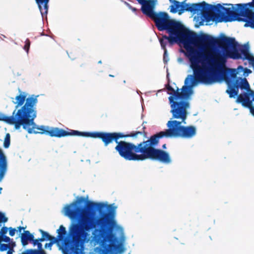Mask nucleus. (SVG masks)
I'll use <instances>...</instances> for the list:
<instances>
[{
	"instance_id": "nucleus-43",
	"label": "nucleus",
	"mask_w": 254,
	"mask_h": 254,
	"mask_svg": "<svg viewBox=\"0 0 254 254\" xmlns=\"http://www.w3.org/2000/svg\"><path fill=\"white\" fill-rule=\"evenodd\" d=\"M10 248H14L16 246L15 242H14L12 239H11V241H10V243H9Z\"/></svg>"
},
{
	"instance_id": "nucleus-49",
	"label": "nucleus",
	"mask_w": 254,
	"mask_h": 254,
	"mask_svg": "<svg viewBox=\"0 0 254 254\" xmlns=\"http://www.w3.org/2000/svg\"><path fill=\"white\" fill-rule=\"evenodd\" d=\"M136 1H137V2L140 4L141 3V2H143V1H144V0H136Z\"/></svg>"
},
{
	"instance_id": "nucleus-30",
	"label": "nucleus",
	"mask_w": 254,
	"mask_h": 254,
	"mask_svg": "<svg viewBox=\"0 0 254 254\" xmlns=\"http://www.w3.org/2000/svg\"><path fill=\"white\" fill-rule=\"evenodd\" d=\"M30 46V41L28 39H27L25 42V45L23 47V49L28 54Z\"/></svg>"
},
{
	"instance_id": "nucleus-35",
	"label": "nucleus",
	"mask_w": 254,
	"mask_h": 254,
	"mask_svg": "<svg viewBox=\"0 0 254 254\" xmlns=\"http://www.w3.org/2000/svg\"><path fill=\"white\" fill-rule=\"evenodd\" d=\"M240 50H241L240 49ZM242 52H243L245 54H246L247 56H248L249 58H251V59H254V57H251L250 56H249L248 55V53H249V45H245V46H244V51H242V50H241Z\"/></svg>"
},
{
	"instance_id": "nucleus-4",
	"label": "nucleus",
	"mask_w": 254,
	"mask_h": 254,
	"mask_svg": "<svg viewBox=\"0 0 254 254\" xmlns=\"http://www.w3.org/2000/svg\"><path fill=\"white\" fill-rule=\"evenodd\" d=\"M194 80L193 75L189 74L185 80V84L182 88L177 87L175 90L170 85L166 88L168 94L170 95L168 98L171 107L170 113L172 119H182L185 120L187 110L190 109L189 100L192 93V88L194 86Z\"/></svg>"
},
{
	"instance_id": "nucleus-8",
	"label": "nucleus",
	"mask_w": 254,
	"mask_h": 254,
	"mask_svg": "<svg viewBox=\"0 0 254 254\" xmlns=\"http://www.w3.org/2000/svg\"><path fill=\"white\" fill-rule=\"evenodd\" d=\"M219 38L221 41L224 42L227 48L218 46L215 48L216 52L223 59L227 60L232 59L234 60L242 59L245 60L248 59L247 55L240 50V45L234 37H228L223 33H221Z\"/></svg>"
},
{
	"instance_id": "nucleus-45",
	"label": "nucleus",
	"mask_w": 254,
	"mask_h": 254,
	"mask_svg": "<svg viewBox=\"0 0 254 254\" xmlns=\"http://www.w3.org/2000/svg\"><path fill=\"white\" fill-rule=\"evenodd\" d=\"M124 3L128 7V8L129 9L131 8L132 6L129 3H128V2H126V1H125Z\"/></svg>"
},
{
	"instance_id": "nucleus-18",
	"label": "nucleus",
	"mask_w": 254,
	"mask_h": 254,
	"mask_svg": "<svg viewBox=\"0 0 254 254\" xmlns=\"http://www.w3.org/2000/svg\"><path fill=\"white\" fill-rule=\"evenodd\" d=\"M7 170V160L3 150L0 148V182L2 181Z\"/></svg>"
},
{
	"instance_id": "nucleus-55",
	"label": "nucleus",
	"mask_w": 254,
	"mask_h": 254,
	"mask_svg": "<svg viewBox=\"0 0 254 254\" xmlns=\"http://www.w3.org/2000/svg\"><path fill=\"white\" fill-rule=\"evenodd\" d=\"M137 93L138 94H140V93H141V92H140V91H138V90H137Z\"/></svg>"
},
{
	"instance_id": "nucleus-5",
	"label": "nucleus",
	"mask_w": 254,
	"mask_h": 254,
	"mask_svg": "<svg viewBox=\"0 0 254 254\" xmlns=\"http://www.w3.org/2000/svg\"><path fill=\"white\" fill-rule=\"evenodd\" d=\"M169 36L163 35L159 38L162 49L163 50H167L166 46L167 43L170 46L175 43H181L185 49L184 55L188 59L187 52L189 50L193 51L195 47H197L199 43H205L208 42L212 43L214 41V37L203 33L197 34L190 30L182 31V32L172 31Z\"/></svg>"
},
{
	"instance_id": "nucleus-3",
	"label": "nucleus",
	"mask_w": 254,
	"mask_h": 254,
	"mask_svg": "<svg viewBox=\"0 0 254 254\" xmlns=\"http://www.w3.org/2000/svg\"><path fill=\"white\" fill-rule=\"evenodd\" d=\"M158 144L156 134L151 135L147 140L137 145L125 141H120L115 150L126 160L143 161L146 159L158 161L169 164L172 162L169 153L155 148Z\"/></svg>"
},
{
	"instance_id": "nucleus-39",
	"label": "nucleus",
	"mask_w": 254,
	"mask_h": 254,
	"mask_svg": "<svg viewBox=\"0 0 254 254\" xmlns=\"http://www.w3.org/2000/svg\"><path fill=\"white\" fill-rule=\"evenodd\" d=\"M143 133L145 135H146V133L144 131H143V132H142L140 131H136V132L133 133L131 136L132 137H136L138 134H142Z\"/></svg>"
},
{
	"instance_id": "nucleus-27",
	"label": "nucleus",
	"mask_w": 254,
	"mask_h": 254,
	"mask_svg": "<svg viewBox=\"0 0 254 254\" xmlns=\"http://www.w3.org/2000/svg\"><path fill=\"white\" fill-rule=\"evenodd\" d=\"M113 133L114 135L115 141L117 144H118V143L120 142V141H118L120 138L127 136L121 132H113Z\"/></svg>"
},
{
	"instance_id": "nucleus-12",
	"label": "nucleus",
	"mask_w": 254,
	"mask_h": 254,
	"mask_svg": "<svg viewBox=\"0 0 254 254\" xmlns=\"http://www.w3.org/2000/svg\"><path fill=\"white\" fill-rule=\"evenodd\" d=\"M172 4L170 6V11L172 13H178L181 15L185 11L195 14L198 11L203 10V1L198 3H186L185 1L180 2L176 0H169Z\"/></svg>"
},
{
	"instance_id": "nucleus-32",
	"label": "nucleus",
	"mask_w": 254,
	"mask_h": 254,
	"mask_svg": "<svg viewBox=\"0 0 254 254\" xmlns=\"http://www.w3.org/2000/svg\"><path fill=\"white\" fill-rule=\"evenodd\" d=\"M9 244H0V251L4 252L7 251L9 248Z\"/></svg>"
},
{
	"instance_id": "nucleus-9",
	"label": "nucleus",
	"mask_w": 254,
	"mask_h": 254,
	"mask_svg": "<svg viewBox=\"0 0 254 254\" xmlns=\"http://www.w3.org/2000/svg\"><path fill=\"white\" fill-rule=\"evenodd\" d=\"M151 20L154 21L155 26L159 31H166L168 34H170L172 31L182 32L190 30L181 22L171 18L166 12H157Z\"/></svg>"
},
{
	"instance_id": "nucleus-54",
	"label": "nucleus",
	"mask_w": 254,
	"mask_h": 254,
	"mask_svg": "<svg viewBox=\"0 0 254 254\" xmlns=\"http://www.w3.org/2000/svg\"><path fill=\"white\" fill-rule=\"evenodd\" d=\"M98 64H100L102 63V61H99L98 62Z\"/></svg>"
},
{
	"instance_id": "nucleus-52",
	"label": "nucleus",
	"mask_w": 254,
	"mask_h": 254,
	"mask_svg": "<svg viewBox=\"0 0 254 254\" xmlns=\"http://www.w3.org/2000/svg\"><path fill=\"white\" fill-rule=\"evenodd\" d=\"M2 242V239H1V236H0V244H1V243Z\"/></svg>"
},
{
	"instance_id": "nucleus-48",
	"label": "nucleus",
	"mask_w": 254,
	"mask_h": 254,
	"mask_svg": "<svg viewBox=\"0 0 254 254\" xmlns=\"http://www.w3.org/2000/svg\"><path fill=\"white\" fill-rule=\"evenodd\" d=\"M35 1L38 6V8H39V0H35Z\"/></svg>"
},
{
	"instance_id": "nucleus-47",
	"label": "nucleus",
	"mask_w": 254,
	"mask_h": 254,
	"mask_svg": "<svg viewBox=\"0 0 254 254\" xmlns=\"http://www.w3.org/2000/svg\"><path fill=\"white\" fill-rule=\"evenodd\" d=\"M37 240H38V242L40 243L45 241L44 239L42 237L38 239Z\"/></svg>"
},
{
	"instance_id": "nucleus-1",
	"label": "nucleus",
	"mask_w": 254,
	"mask_h": 254,
	"mask_svg": "<svg viewBox=\"0 0 254 254\" xmlns=\"http://www.w3.org/2000/svg\"><path fill=\"white\" fill-rule=\"evenodd\" d=\"M117 209L114 203L94 202L83 196L66 206L64 213L72 220L69 235L75 243L74 254H83L82 245L89 242L91 231H94L95 240L104 245L112 254H123L126 251V237L123 227L116 219Z\"/></svg>"
},
{
	"instance_id": "nucleus-41",
	"label": "nucleus",
	"mask_w": 254,
	"mask_h": 254,
	"mask_svg": "<svg viewBox=\"0 0 254 254\" xmlns=\"http://www.w3.org/2000/svg\"><path fill=\"white\" fill-rule=\"evenodd\" d=\"M53 245L50 243H46L45 246H44V248L45 249H49L50 250H51L52 249V247Z\"/></svg>"
},
{
	"instance_id": "nucleus-24",
	"label": "nucleus",
	"mask_w": 254,
	"mask_h": 254,
	"mask_svg": "<svg viewBox=\"0 0 254 254\" xmlns=\"http://www.w3.org/2000/svg\"><path fill=\"white\" fill-rule=\"evenodd\" d=\"M69 135L74 136H81L84 137H91L92 132H82L76 130H70V131H68Z\"/></svg>"
},
{
	"instance_id": "nucleus-14",
	"label": "nucleus",
	"mask_w": 254,
	"mask_h": 254,
	"mask_svg": "<svg viewBox=\"0 0 254 254\" xmlns=\"http://www.w3.org/2000/svg\"><path fill=\"white\" fill-rule=\"evenodd\" d=\"M208 11L204 10L202 11H198L196 13L197 14L193 18V20L195 22V27L196 28H198L200 26L203 25L204 21L206 22H209L211 21L215 22V20L216 18L215 17H217V14H215V15L212 16L206 12Z\"/></svg>"
},
{
	"instance_id": "nucleus-44",
	"label": "nucleus",
	"mask_w": 254,
	"mask_h": 254,
	"mask_svg": "<svg viewBox=\"0 0 254 254\" xmlns=\"http://www.w3.org/2000/svg\"><path fill=\"white\" fill-rule=\"evenodd\" d=\"M17 229H18L17 230V232H19L20 235L21 233L22 230H24L25 229V228H24L23 227L19 226V227H17Z\"/></svg>"
},
{
	"instance_id": "nucleus-11",
	"label": "nucleus",
	"mask_w": 254,
	"mask_h": 254,
	"mask_svg": "<svg viewBox=\"0 0 254 254\" xmlns=\"http://www.w3.org/2000/svg\"><path fill=\"white\" fill-rule=\"evenodd\" d=\"M38 95H32L26 98V95L20 94L15 97V101L13 100V98H11L13 103L15 105L12 115L16 117L18 112H21V116L24 114V111L29 108L32 109L34 112L35 111L38 103Z\"/></svg>"
},
{
	"instance_id": "nucleus-10",
	"label": "nucleus",
	"mask_w": 254,
	"mask_h": 254,
	"mask_svg": "<svg viewBox=\"0 0 254 254\" xmlns=\"http://www.w3.org/2000/svg\"><path fill=\"white\" fill-rule=\"evenodd\" d=\"M37 117V110L34 112L31 108L24 111V114L21 116L19 127L17 130L22 126L23 128L26 130L28 133L32 134H45L48 135L50 127L48 126H39L34 122Z\"/></svg>"
},
{
	"instance_id": "nucleus-21",
	"label": "nucleus",
	"mask_w": 254,
	"mask_h": 254,
	"mask_svg": "<svg viewBox=\"0 0 254 254\" xmlns=\"http://www.w3.org/2000/svg\"><path fill=\"white\" fill-rule=\"evenodd\" d=\"M243 22H245L244 27H250L254 29V4L248 16L244 18Z\"/></svg>"
},
{
	"instance_id": "nucleus-29",
	"label": "nucleus",
	"mask_w": 254,
	"mask_h": 254,
	"mask_svg": "<svg viewBox=\"0 0 254 254\" xmlns=\"http://www.w3.org/2000/svg\"><path fill=\"white\" fill-rule=\"evenodd\" d=\"M39 231L41 233L42 237L45 241H48L50 239V238H51V235H50L48 232H45L41 229H40Z\"/></svg>"
},
{
	"instance_id": "nucleus-42",
	"label": "nucleus",
	"mask_w": 254,
	"mask_h": 254,
	"mask_svg": "<svg viewBox=\"0 0 254 254\" xmlns=\"http://www.w3.org/2000/svg\"><path fill=\"white\" fill-rule=\"evenodd\" d=\"M7 254H12L14 252V249L13 248H10L9 246V248L7 250Z\"/></svg>"
},
{
	"instance_id": "nucleus-25",
	"label": "nucleus",
	"mask_w": 254,
	"mask_h": 254,
	"mask_svg": "<svg viewBox=\"0 0 254 254\" xmlns=\"http://www.w3.org/2000/svg\"><path fill=\"white\" fill-rule=\"evenodd\" d=\"M238 70L240 71V73L243 72V74H241V75L245 77L248 76L250 73H252V70L251 69L247 68H244L242 65H239L238 66Z\"/></svg>"
},
{
	"instance_id": "nucleus-56",
	"label": "nucleus",
	"mask_w": 254,
	"mask_h": 254,
	"mask_svg": "<svg viewBox=\"0 0 254 254\" xmlns=\"http://www.w3.org/2000/svg\"><path fill=\"white\" fill-rule=\"evenodd\" d=\"M109 76H110V77H114V75H111V74H110V75H109Z\"/></svg>"
},
{
	"instance_id": "nucleus-40",
	"label": "nucleus",
	"mask_w": 254,
	"mask_h": 254,
	"mask_svg": "<svg viewBox=\"0 0 254 254\" xmlns=\"http://www.w3.org/2000/svg\"><path fill=\"white\" fill-rule=\"evenodd\" d=\"M30 243L33 245L34 246H37L40 242H38L37 239H34V238L33 239L32 241H30Z\"/></svg>"
},
{
	"instance_id": "nucleus-22",
	"label": "nucleus",
	"mask_w": 254,
	"mask_h": 254,
	"mask_svg": "<svg viewBox=\"0 0 254 254\" xmlns=\"http://www.w3.org/2000/svg\"><path fill=\"white\" fill-rule=\"evenodd\" d=\"M19 237L21 239V244L23 247L27 246L34 238V235L28 230H24L23 232L19 235Z\"/></svg>"
},
{
	"instance_id": "nucleus-59",
	"label": "nucleus",
	"mask_w": 254,
	"mask_h": 254,
	"mask_svg": "<svg viewBox=\"0 0 254 254\" xmlns=\"http://www.w3.org/2000/svg\"><path fill=\"white\" fill-rule=\"evenodd\" d=\"M87 161V162H90V160H88Z\"/></svg>"
},
{
	"instance_id": "nucleus-16",
	"label": "nucleus",
	"mask_w": 254,
	"mask_h": 254,
	"mask_svg": "<svg viewBox=\"0 0 254 254\" xmlns=\"http://www.w3.org/2000/svg\"><path fill=\"white\" fill-rule=\"evenodd\" d=\"M90 134L92 138L101 139L104 142L105 146H107L113 141H115L113 132L94 131L92 132V133Z\"/></svg>"
},
{
	"instance_id": "nucleus-13",
	"label": "nucleus",
	"mask_w": 254,
	"mask_h": 254,
	"mask_svg": "<svg viewBox=\"0 0 254 254\" xmlns=\"http://www.w3.org/2000/svg\"><path fill=\"white\" fill-rule=\"evenodd\" d=\"M157 3V0H144L143 2H141L140 9L142 13L152 19L157 13L155 11Z\"/></svg>"
},
{
	"instance_id": "nucleus-19",
	"label": "nucleus",
	"mask_w": 254,
	"mask_h": 254,
	"mask_svg": "<svg viewBox=\"0 0 254 254\" xmlns=\"http://www.w3.org/2000/svg\"><path fill=\"white\" fill-rule=\"evenodd\" d=\"M227 76V80L226 81L228 86V89L231 87L232 83H234L235 80H237V75L240 74V71L238 70V67L237 69L231 68L227 71L226 72Z\"/></svg>"
},
{
	"instance_id": "nucleus-58",
	"label": "nucleus",
	"mask_w": 254,
	"mask_h": 254,
	"mask_svg": "<svg viewBox=\"0 0 254 254\" xmlns=\"http://www.w3.org/2000/svg\"><path fill=\"white\" fill-rule=\"evenodd\" d=\"M141 100H143V98L142 97H141Z\"/></svg>"
},
{
	"instance_id": "nucleus-37",
	"label": "nucleus",
	"mask_w": 254,
	"mask_h": 254,
	"mask_svg": "<svg viewBox=\"0 0 254 254\" xmlns=\"http://www.w3.org/2000/svg\"><path fill=\"white\" fill-rule=\"evenodd\" d=\"M2 239V241L5 243H7V244H9L11 239L6 235H3L1 236Z\"/></svg>"
},
{
	"instance_id": "nucleus-6",
	"label": "nucleus",
	"mask_w": 254,
	"mask_h": 254,
	"mask_svg": "<svg viewBox=\"0 0 254 254\" xmlns=\"http://www.w3.org/2000/svg\"><path fill=\"white\" fill-rule=\"evenodd\" d=\"M254 4V0L244 4H237V7L232 4H229L231 7H225L221 4L212 5L203 1L202 11H211L217 14L215 17V23L222 22L243 21Z\"/></svg>"
},
{
	"instance_id": "nucleus-17",
	"label": "nucleus",
	"mask_w": 254,
	"mask_h": 254,
	"mask_svg": "<svg viewBox=\"0 0 254 254\" xmlns=\"http://www.w3.org/2000/svg\"><path fill=\"white\" fill-rule=\"evenodd\" d=\"M20 114L21 112H19L16 117H14L12 115L7 116L0 112V121H3L8 125H14L15 129L17 130L21 118Z\"/></svg>"
},
{
	"instance_id": "nucleus-38",
	"label": "nucleus",
	"mask_w": 254,
	"mask_h": 254,
	"mask_svg": "<svg viewBox=\"0 0 254 254\" xmlns=\"http://www.w3.org/2000/svg\"><path fill=\"white\" fill-rule=\"evenodd\" d=\"M8 230L9 231V235L12 237L14 236L16 232V229L15 228H13L12 227H9L8 228Z\"/></svg>"
},
{
	"instance_id": "nucleus-50",
	"label": "nucleus",
	"mask_w": 254,
	"mask_h": 254,
	"mask_svg": "<svg viewBox=\"0 0 254 254\" xmlns=\"http://www.w3.org/2000/svg\"><path fill=\"white\" fill-rule=\"evenodd\" d=\"M162 148L163 149H166V144H164L162 145Z\"/></svg>"
},
{
	"instance_id": "nucleus-31",
	"label": "nucleus",
	"mask_w": 254,
	"mask_h": 254,
	"mask_svg": "<svg viewBox=\"0 0 254 254\" xmlns=\"http://www.w3.org/2000/svg\"><path fill=\"white\" fill-rule=\"evenodd\" d=\"M8 221V218L5 216V213L0 211V223H5Z\"/></svg>"
},
{
	"instance_id": "nucleus-7",
	"label": "nucleus",
	"mask_w": 254,
	"mask_h": 254,
	"mask_svg": "<svg viewBox=\"0 0 254 254\" xmlns=\"http://www.w3.org/2000/svg\"><path fill=\"white\" fill-rule=\"evenodd\" d=\"M189 112L187 110V115L185 120H170L167 123V129L160 131L155 133L157 141L159 142V139L163 137L167 138H182L185 139H191L197 133L196 127L194 126H183L182 124H186V121L188 118Z\"/></svg>"
},
{
	"instance_id": "nucleus-15",
	"label": "nucleus",
	"mask_w": 254,
	"mask_h": 254,
	"mask_svg": "<svg viewBox=\"0 0 254 254\" xmlns=\"http://www.w3.org/2000/svg\"><path fill=\"white\" fill-rule=\"evenodd\" d=\"M71 203H70V204ZM67 205H69V204H67L65 205L64 206V208H63V209L62 210V213L64 216H65V215L64 213V209L66 207V206ZM65 216H66V215H65ZM66 217H67V216H66ZM67 217H68V216H67ZM68 218L71 220V223L70 224V225H71V224L72 222V220L69 217H68ZM70 225H69V227H70ZM69 230V228H68V230ZM57 233L58 234V237L59 240H60L62 242H64L66 240L67 236H68V237L69 238V239L71 240V241L72 242V245L71 246V247L70 249L71 253L74 254L72 251V248L74 247V245L75 244L74 241L73 240H72V239L70 237L69 235V232L68 233V234L67 233L65 228L63 225H61L60 226L59 228L57 230Z\"/></svg>"
},
{
	"instance_id": "nucleus-60",
	"label": "nucleus",
	"mask_w": 254,
	"mask_h": 254,
	"mask_svg": "<svg viewBox=\"0 0 254 254\" xmlns=\"http://www.w3.org/2000/svg\"><path fill=\"white\" fill-rule=\"evenodd\" d=\"M128 254H131V253L130 252L128 253Z\"/></svg>"
},
{
	"instance_id": "nucleus-33",
	"label": "nucleus",
	"mask_w": 254,
	"mask_h": 254,
	"mask_svg": "<svg viewBox=\"0 0 254 254\" xmlns=\"http://www.w3.org/2000/svg\"><path fill=\"white\" fill-rule=\"evenodd\" d=\"M49 241H50V243L53 245L55 243H57V244H59V241H61L60 240H59L58 239V237H57V238H56L54 236H51V238H50V239L49 240Z\"/></svg>"
},
{
	"instance_id": "nucleus-28",
	"label": "nucleus",
	"mask_w": 254,
	"mask_h": 254,
	"mask_svg": "<svg viewBox=\"0 0 254 254\" xmlns=\"http://www.w3.org/2000/svg\"><path fill=\"white\" fill-rule=\"evenodd\" d=\"M37 249H28L25 250L24 252V254H32L33 253L32 252V251H40L43 250V246L41 243H39V244L37 245Z\"/></svg>"
},
{
	"instance_id": "nucleus-20",
	"label": "nucleus",
	"mask_w": 254,
	"mask_h": 254,
	"mask_svg": "<svg viewBox=\"0 0 254 254\" xmlns=\"http://www.w3.org/2000/svg\"><path fill=\"white\" fill-rule=\"evenodd\" d=\"M48 135L51 137H62L69 136L68 131L59 127H50Z\"/></svg>"
},
{
	"instance_id": "nucleus-46",
	"label": "nucleus",
	"mask_w": 254,
	"mask_h": 254,
	"mask_svg": "<svg viewBox=\"0 0 254 254\" xmlns=\"http://www.w3.org/2000/svg\"><path fill=\"white\" fill-rule=\"evenodd\" d=\"M129 9L131 10L133 12H135L137 11V9L132 6H131V8H129Z\"/></svg>"
},
{
	"instance_id": "nucleus-23",
	"label": "nucleus",
	"mask_w": 254,
	"mask_h": 254,
	"mask_svg": "<svg viewBox=\"0 0 254 254\" xmlns=\"http://www.w3.org/2000/svg\"><path fill=\"white\" fill-rule=\"evenodd\" d=\"M50 0H39V10L43 18L44 15L47 16L48 11V3Z\"/></svg>"
},
{
	"instance_id": "nucleus-36",
	"label": "nucleus",
	"mask_w": 254,
	"mask_h": 254,
	"mask_svg": "<svg viewBox=\"0 0 254 254\" xmlns=\"http://www.w3.org/2000/svg\"><path fill=\"white\" fill-rule=\"evenodd\" d=\"M7 231H8L7 227H6L5 226L2 227L0 230V236H2L3 235H5V234L7 232Z\"/></svg>"
},
{
	"instance_id": "nucleus-34",
	"label": "nucleus",
	"mask_w": 254,
	"mask_h": 254,
	"mask_svg": "<svg viewBox=\"0 0 254 254\" xmlns=\"http://www.w3.org/2000/svg\"><path fill=\"white\" fill-rule=\"evenodd\" d=\"M169 60L168 54L167 53V50H164V55H163V61L164 63H167Z\"/></svg>"
},
{
	"instance_id": "nucleus-57",
	"label": "nucleus",
	"mask_w": 254,
	"mask_h": 254,
	"mask_svg": "<svg viewBox=\"0 0 254 254\" xmlns=\"http://www.w3.org/2000/svg\"><path fill=\"white\" fill-rule=\"evenodd\" d=\"M24 254V252H23L22 253H20V254Z\"/></svg>"
},
{
	"instance_id": "nucleus-26",
	"label": "nucleus",
	"mask_w": 254,
	"mask_h": 254,
	"mask_svg": "<svg viewBox=\"0 0 254 254\" xmlns=\"http://www.w3.org/2000/svg\"><path fill=\"white\" fill-rule=\"evenodd\" d=\"M10 144V135L9 133H7L5 136L4 142H3V147L5 148H8Z\"/></svg>"
},
{
	"instance_id": "nucleus-2",
	"label": "nucleus",
	"mask_w": 254,
	"mask_h": 254,
	"mask_svg": "<svg viewBox=\"0 0 254 254\" xmlns=\"http://www.w3.org/2000/svg\"><path fill=\"white\" fill-rule=\"evenodd\" d=\"M214 42V41L211 43H199L193 51L189 50L187 52L190 67L193 71L194 86L198 83L212 85L224 80L225 72L221 65H217V69H215V65L210 64V63H215L212 56L206 55L203 53L205 46Z\"/></svg>"
},
{
	"instance_id": "nucleus-53",
	"label": "nucleus",
	"mask_w": 254,
	"mask_h": 254,
	"mask_svg": "<svg viewBox=\"0 0 254 254\" xmlns=\"http://www.w3.org/2000/svg\"><path fill=\"white\" fill-rule=\"evenodd\" d=\"M2 188H0V194L1 193Z\"/></svg>"
},
{
	"instance_id": "nucleus-51",
	"label": "nucleus",
	"mask_w": 254,
	"mask_h": 254,
	"mask_svg": "<svg viewBox=\"0 0 254 254\" xmlns=\"http://www.w3.org/2000/svg\"><path fill=\"white\" fill-rule=\"evenodd\" d=\"M144 124V122H143L142 123V129H143V130L145 129V127L143 126V124Z\"/></svg>"
}]
</instances>
